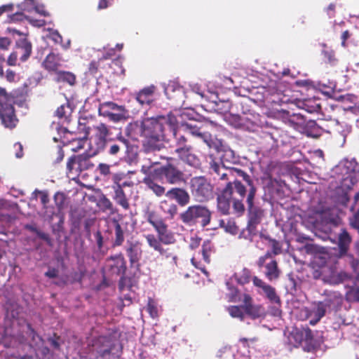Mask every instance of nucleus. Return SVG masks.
Segmentation results:
<instances>
[{"mask_svg": "<svg viewBox=\"0 0 359 359\" xmlns=\"http://www.w3.org/2000/svg\"><path fill=\"white\" fill-rule=\"evenodd\" d=\"M76 77L74 74L68 71H58L55 74L54 81L57 83H66L71 86L76 83Z\"/></svg>", "mask_w": 359, "mask_h": 359, "instance_id": "obj_23", "label": "nucleus"}, {"mask_svg": "<svg viewBox=\"0 0 359 359\" xmlns=\"http://www.w3.org/2000/svg\"><path fill=\"white\" fill-rule=\"evenodd\" d=\"M97 169L102 175L106 176L110 173V166L107 163H100Z\"/></svg>", "mask_w": 359, "mask_h": 359, "instance_id": "obj_62", "label": "nucleus"}, {"mask_svg": "<svg viewBox=\"0 0 359 359\" xmlns=\"http://www.w3.org/2000/svg\"><path fill=\"white\" fill-rule=\"evenodd\" d=\"M163 174L170 184H175L180 181V170L170 164L163 167Z\"/></svg>", "mask_w": 359, "mask_h": 359, "instance_id": "obj_24", "label": "nucleus"}, {"mask_svg": "<svg viewBox=\"0 0 359 359\" xmlns=\"http://www.w3.org/2000/svg\"><path fill=\"white\" fill-rule=\"evenodd\" d=\"M184 222H195L196 219H201V225L205 226L210 222V212L205 207L195 205L189 207V209L182 215Z\"/></svg>", "mask_w": 359, "mask_h": 359, "instance_id": "obj_7", "label": "nucleus"}, {"mask_svg": "<svg viewBox=\"0 0 359 359\" xmlns=\"http://www.w3.org/2000/svg\"><path fill=\"white\" fill-rule=\"evenodd\" d=\"M116 140L118 142V144H121L126 148V151L128 152L130 148L131 147V144L128 140H127L125 137L123 136L122 133L119 132L116 137Z\"/></svg>", "mask_w": 359, "mask_h": 359, "instance_id": "obj_55", "label": "nucleus"}, {"mask_svg": "<svg viewBox=\"0 0 359 359\" xmlns=\"http://www.w3.org/2000/svg\"><path fill=\"white\" fill-rule=\"evenodd\" d=\"M97 205L103 212H109L111 215H114L118 211L112 202L104 194L99 198Z\"/></svg>", "mask_w": 359, "mask_h": 359, "instance_id": "obj_26", "label": "nucleus"}, {"mask_svg": "<svg viewBox=\"0 0 359 359\" xmlns=\"http://www.w3.org/2000/svg\"><path fill=\"white\" fill-rule=\"evenodd\" d=\"M248 184L250 186H251V188L250 189V191H249V194L248 196L247 202H248V205L249 211H251L252 212L253 208H254L253 199H254L255 194V188L252 186L250 180V184L248 183Z\"/></svg>", "mask_w": 359, "mask_h": 359, "instance_id": "obj_52", "label": "nucleus"}, {"mask_svg": "<svg viewBox=\"0 0 359 359\" xmlns=\"http://www.w3.org/2000/svg\"><path fill=\"white\" fill-rule=\"evenodd\" d=\"M231 200L233 201V207L236 212L241 213L244 211V205L239 198L232 196Z\"/></svg>", "mask_w": 359, "mask_h": 359, "instance_id": "obj_56", "label": "nucleus"}, {"mask_svg": "<svg viewBox=\"0 0 359 359\" xmlns=\"http://www.w3.org/2000/svg\"><path fill=\"white\" fill-rule=\"evenodd\" d=\"M346 277L345 273H338L337 274L335 272L332 273V275L327 278L326 280L331 284H338L341 282L344 278Z\"/></svg>", "mask_w": 359, "mask_h": 359, "instance_id": "obj_53", "label": "nucleus"}, {"mask_svg": "<svg viewBox=\"0 0 359 359\" xmlns=\"http://www.w3.org/2000/svg\"><path fill=\"white\" fill-rule=\"evenodd\" d=\"M0 119L2 124L8 128H13L16 126L18 119L15 113L14 107L7 103L2 104L0 107Z\"/></svg>", "mask_w": 359, "mask_h": 359, "instance_id": "obj_13", "label": "nucleus"}, {"mask_svg": "<svg viewBox=\"0 0 359 359\" xmlns=\"http://www.w3.org/2000/svg\"><path fill=\"white\" fill-rule=\"evenodd\" d=\"M168 123V125L170 128V132L172 133V135L175 137H177V131H178V121L177 117L172 114H169L168 115V120H165V123Z\"/></svg>", "mask_w": 359, "mask_h": 359, "instance_id": "obj_35", "label": "nucleus"}, {"mask_svg": "<svg viewBox=\"0 0 359 359\" xmlns=\"http://www.w3.org/2000/svg\"><path fill=\"white\" fill-rule=\"evenodd\" d=\"M262 239H264L268 241L269 246L273 250V253L274 255H278L281 252V247L278 242L275 240L269 239L267 238H261Z\"/></svg>", "mask_w": 359, "mask_h": 359, "instance_id": "obj_50", "label": "nucleus"}, {"mask_svg": "<svg viewBox=\"0 0 359 359\" xmlns=\"http://www.w3.org/2000/svg\"><path fill=\"white\" fill-rule=\"evenodd\" d=\"M351 242V237L345 229H341L339 234V247L341 255L345 254Z\"/></svg>", "mask_w": 359, "mask_h": 359, "instance_id": "obj_29", "label": "nucleus"}, {"mask_svg": "<svg viewBox=\"0 0 359 359\" xmlns=\"http://www.w3.org/2000/svg\"><path fill=\"white\" fill-rule=\"evenodd\" d=\"M92 148L88 154L74 155L67 163V173L79 176L81 172L93 168L94 164L90 161Z\"/></svg>", "mask_w": 359, "mask_h": 359, "instance_id": "obj_4", "label": "nucleus"}, {"mask_svg": "<svg viewBox=\"0 0 359 359\" xmlns=\"http://www.w3.org/2000/svg\"><path fill=\"white\" fill-rule=\"evenodd\" d=\"M126 252L129 258L130 266H139V262L142 256V243L137 241H127Z\"/></svg>", "mask_w": 359, "mask_h": 359, "instance_id": "obj_14", "label": "nucleus"}, {"mask_svg": "<svg viewBox=\"0 0 359 359\" xmlns=\"http://www.w3.org/2000/svg\"><path fill=\"white\" fill-rule=\"evenodd\" d=\"M324 301H328L330 304V306H326L327 309V308H330L332 306L340 305L342 302V297L339 292H332L328 294V298Z\"/></svg>", "mask_w": 359, "mask_h": 359, "instance_id": "obj_34", "label": "nucleus"}, {"mask_svg": "<svg viewBox=\"0 0 359 359\" xmlns=\"http://www.w3.org/2000/svg\"><path fill=\"white\" fill-rule=\"evenodd\" d=\"M145 238L151 248L158 251L161 255H165V250L162 248V243L159 237L156 238L154 234H147Z\"/></svg>", "mask_w": 359, "mask_h": 359, "instance_id": "obj_30", "label": "nucleus"}, {"mask_svg": "<svg viewBox=\"0 0 359 359\" xmlns=\"http://www.w3.org/2000/svg\"><path fill=\"white\" fill-rule=\"evenodd\" d=\"M116 140L118 142V144H121L126 148V151L128 152L130 148L131 147V144L128 140H127L125 137L123 136L122 133L119 132L116 137Z\"/></svg>", "mask_w": 359, "mask_h": 359, "instance_id": "obj_54", "label": "nucleus"}, {"mask_svg": "<svg viewBox=\"0 0 359 359\" xmlns=\"http://www.w3.org/2000/svg\"><path fill=\"white\" fill-rule=\"evenodd\" d=\"M211 168L218 175H221V179H225L229 175L232 176H238L243 177L245 181L250 184V177L243 171L238 169L225 170L223 166H219L216 163L211 165Z\"/></svg>", "mask_w": 359, "mask_h": 359, "instance_id": "obj_19", "label": "nucleus"}, {"mask_svg": "<svg viewBox=\"0 0 359 359\" xmlns=\"http://www.w3.org/2000/svg\"><path fill=\"white\" fill-rule=\"evenodd\" d=\"M143 182L151 189L158 196H162L165 193V188L154 182L149 178H144Z\"/></svg>", "mask_w": 359, "mask_h": 359, "instance_id": "obj_32", "label": "nucleus"}, {"mask_svg": "<svg viewBox=\"0 0 359 359\" xmlns=\"http://www.w3.org/2000/svg\"><path fill=\"white\" fill-rule=\"evenodd\" d=\"M164 206H163V210L165 212L170 214L171 217H173L177 213V206L174 203H170L168 201L163 202Z\"/></svg>", "mask_w": 359, "mask_h": 359, "instance_id": "obj_47", "label": "nucleus"}, {"mask_svg": "<svg viewBox=\"0 0 359 359\" xmlns=\"http://www.w3.org/2000/svg\"><path fill=\"white\" fill-rule=\"evenodd\" d=\"M64 216L61 215L58 222L54 226H53V233L60 236V233L64 231Z\"/></svg>", "mask_w": 359, "mask_h": 359, "instance_id": "obj_51", "label": "nucleus"}, {"mask_svg": "<svg viewBox=\"0 0 359 359\" xmlns=\"http://www.w3.org/2000/svg\"><path fill=\"white\" fill-rule=\"evenodd\" d=\"M11 99V94L5 88L0 86V107L2 104L10 102Z\"/></svg>", "mask_w": 359, "mask_h": 359, "instance_id": "obj_48", "label": "nucleus"}, {"mask_svg": "<svg viewBox=\"0 0 359 359\" xmlns=\"http://www.w3.org/2000/svg\"><path fill=\"white\" fill-rule=\"evenodd\" d=\"M65 199L66 197L63 193L57 192L54 195V201L58 210H60L64 208Z\"/></svg>", "mask_w": 359, "mask_h": 359, "instance_id": "obj_49", "label": "nucleus"}, {"mask_svg": "<svg viewBox=\"0 0 359 359\" xmlns=\"http://www.w3.org/2000/svg\"><path fill=\"white\" fill-rule=\"evenodd\" d=\"M114 195L112 196L113 200L115 203L120 205L124 210L130 209L129 200L124 192L122 185L116 183L113 186Z\"/></svg>", "mask_w": 359, "mask_h": 359, "instance_id": "obj_16", "label": "nucleus"}, {"mask_svg": "<svg viewBox=\"0 0 359 359\" xmlns=\"http://www.w3.org/2000/svg\"><path fill=\"white\" fill-rule=\"evenodd\" d=\"M34 193H37L40 196L41 202L43 205V208H46V205L49 202V196L46 191L36 190Z\"/></svg>", "mask_w": 359, "mask_h": 359, "instance_id": "obj_61", "label": "nucleus"}, {"mask_svg": "<svg viewBox=\"0 0 359 359\" xmlns=\"http://www.w3.org/2000/svg\"><path fill=\"white\" fill-rule=\"evenodd\" d=\"M249 212L250 224H257L262 216V211L254 207L252 212L251 211H249Z\"/></svg>", "mask_w": 359, "mask_h": 359, "instance_id": "obj_46", "label": "nucleus"}, {"mask_svg": "<svg viewBox=\"0 0 359 359\" xmlns=\"http://www.w3.org/2000/svg\"><path fill=\"white\" fill-rule=\"evenodd\" d=\"M327 306H330L328 301L318 302L314 303L310 310L305 308L302 312L306 318L310 319L311 325H316L325 316Z\"/></svg>", "mask_w": 359, "mask_h": 359, "instance_id": "obj_9", "label": "nucleus"}, {"mask_svg": "<svg viewBox=\"0 0 359 359\" xmlns=\"http://www.w3.org/2000/svg\"><path fill=\"white\" fill-rule=\"evenodd\" d=\"M193 196L198 201H204L212 195V187L203 177H194L190 181Z\"/></svg>", "mask_w": 359, "mask_h": 359, "instance_id": "obj_5", "label": "nucleus"}, {"mask_svg": "<svg viewBox=\"0 0 359 359\" xmlns=\"http://www.w3.org/2000/svg\"><path fill=\"white\" fill-rule=\"evenodd\" d=\"M42 66L48 72L56 74L61 66L60 56L53 53H49L44 59Z\"/></svg>", "mask_w": 359, "mask_h": 359, "instance_id": "obj_20", "label": "nucleus"}, {"mask_svg": "<svg viewBox=\"0 0 359 359\" xmlns=\"http://www.w3.org/2000/svg\"><path fill=\"white\" fill-rule=\"evenodd\" d=\"M114 348L112 340L106 336H100L92 340L91 351L97 354V357L104 358L109 356Z\"/></svg>", "mask_w": 359, "mask_h": 359, "instance_id": "obj_8", "label": "nucleus"}, {"mask_svg": "<svg viewBox=\"0 0 359 359\" xmlns=\"http://www.w3.org/2000/svg\"><path fill=\"white\" fill-rule=\"evenodd\" d=\"M324 301H328L330 304V306H326L327 309V308H330L332 306L340 305L342 302V297L339 292H332L328 294V298Z\"/></svg>", "mask_w": 359, "mask_h": 359, "instance_id": "obj_33", "label": "nucleus"}, {"mask_svg": "<svg viewBox=\"0 0 359 359\" xmlns=\"http://www.w3.org/2000/svg\"><path fill=\"white\" fill-rule=\"evenodd\" d=\"M155 86H151L141 90L136 95L137 101L142 105L150 104L153 102Z\"/></svg>", "mask_w": 359, "mask_h": 359, "instance_id": "obj_21", "label": "nucleus"}, {"mask_svg": "<svg viewBox=\"0 0 359 359\" xmlns=\"http://www.w3.org/2000/svg\"><path fill=\"white\" fill-rule=\"evenodd\" d=\"M163 167L154 170L153 172H151L147 177L144 178H149L154 182L161 181L163 177Z\"/></svg>", "mask_w": 359, "mask_h": 359, "instance_id": "obj_43", "label": "nucleus"}, {"mask_svg": "<svg viewBox=\"0 0 359 359\" xmlns=\"http://www.w3.org/2000/svg\"><path fill=\"white\" fill-rule=\"evenodd\" d=\"M94 130L96 147L92 148V156H96L104 150L107 146V138L111 134L109 127L104 123L95 126Z\"/></svg>", "mask_w": 359, "mask_h": 359, "instance_id": "obj_6", "label": "nucleus"}, {"mask_svg": "<svg viewBox=\"0 0 359 359\" xmlns=\"http://www.w3.org/2000/svg\"><path fill=\"white\" fill-rule=\"evenodd\" d=\"M165 123L164 116L144 118L130 123L126 128V134L134 140L142 137V149L145 154L155 152L163 147Z\"/></svg>", "mask_w": 359, "mask_h": 359, "instance_id": "obj_1", "label": "nucleus"}, {"mask_svg": "<svg viewBox=\"0 0 359 359\" xmlns=\"http://www.w3.org/2000/svg\"><path fill=\"white\" fill-rule=\"evenodd\" d=\"M251 276L250 271L248 269H243L240 273L235 274L236 280L242 285H244L250 281Z\"/></svg>", "mask_w": 359, "mask_h": 359, "instance_id": "obj_38", "label": "nucleus"}, {"mask_svg": "<svg viewBox=\"0 0 359 359\" xmlns=\"http://www.w3.org/2000/svg\"><path fill=\"white\" fill-rule=\"evenodd\" d=\"M263 292L265 294L267 298L269 299L271 302L275 303L279 302V298L277 297L274 288L270 286L269 285L265 286Z\"/></svg>", "mask_w": 359, "mask_h": 359, "instance_id": "obj_41", "label": "nucleus"}, {"mask_svg": "<svg viewBox=\"0 0 359 359\" xmlns=\"http://www.w3.org/2000/svg\"><path fill=\"white\" fill-rule=\"evenodd\" d=\"M229 302L244 304L245 316L252 319L264 318L266 316V311L264 307L260 304H253L252 298L250 294L243 293L238 295L237 290L234 287H229Z\"/></svg>", "mask_w": 359, "mask_h": 359, "instance_id": "obj_3", "label": "nucleus"}, {"mask_svg": "<svg viewBox=\"0 0 359 359\" xmlns=\"http://www.w3.org/2000/svg\"><path fill=\"white\" fill-rule=\"evenodd\" d=\"M147 311L151 318H155L158 317V309L155 301L151 298L149 299L147 305Z\"/></svg>", "mask_w": 359, "mask_h": 359, "instance_id": "obj_44", "label": "nucleus"}, {"mask_svg": "<svg viewBox=\"0 0 359 359\" xmlns=\"http://www.w3.org/2000/svg\"><path fill=\"white\" fill-rule=\"evenodd\" d=\"M200 254H198V256H194L191 260V263L196 268L200 269L201 271L206 274L207 271L205 269V266L201 263V262H198V259H200Z\"/></svg>", "mask_w": 359, "mask_h": 359, "instance_id": "obj_59", "label": "nucleus"}, {"mask_svg": "<svg viewBox=\"0 0 359 359\" xmlns=\"http://www.w3.org/2000/svg\"><path fill=\"white\" fill-rule=\"evenodd\" d=\"M108 147L107 153L111 156H116L121 151V145L118 143H113L109 145L107 144Z\"/></svg>", "mask_w": 359, "mask_h": 359, "instance_id": "obj_57", "label": "nucleus"}, {"mask_svg": "<svg viewBox=\"0 0 359 359\" xmlns=\"http://www.w3.org/2000/svg\"><path fill=\"white\" fill-rule=\"evenodd\" d=\"M107 268L112 275H125L127 266L123 255L120 253L107 259Z\"/></svg>", "mask_w": 359, "mask_h": 359, "instance_id": "obj_12", "label": "nucleus"}, {"mask_svg": "<svg viewBox=\"0 0 359 359\" xmlns=\"http://www.w3.org/2000/svg\"><path fill=\"white\" fill-rule=\"evenodd\" d=\"M232 184L233 187V196H235L234 194L236 193L239 195L241 198L242 199L245 195V187L238 181L235 180L233 183L229 182Z\"/></svg>", "mask_w": 359, "mask_h": 359, "instance_id": "obj_40", "label": "nucleus"}, {"mask_svg": "<svg viewBox=\"0 0 359 359\" xmlns=\"http://www.w3.org/2000/svg\"><path fill=\"white\" fill-rule=\"evenodd\" d=\"M166 196L170 199H175L180 204V188H173L166 193Z\"/></svg>", "mask_w": 359, "mask_h": 359, "instance_id": "obj_58", "label": "nucleus"}, {"mask_svg": "<svg viewBox=\"0 0 359 359\" xmlns=\"http://www.w3.org/2000/svg\"><path fill=\"white\" fill-rule=\"evenodd\" d=\"M226 310L231 317L238 318L240 320H243L245 316L244 309V304L242 306H230L226 308Z\"/></svg>", "mask_w": 359, "mask_h": 359, "instance_id": "obj_31", "label": "nucleus"}, {"mask_svg": "<svg viewBox=\"0 0 359 359\" xmlns=\"http://www.w3.org/2000/svg\"><path fill=\"white\" fill-rule=\"evenodd\" d=\"M232 184L228 183L221 196L217 198V206L223 214H227L230 208V201L233 195Z\"/></svg>", "mask_w": 359, "mask_h": 359, "instance_id": "obj_15", "label": "nucleus"}, {"mask_svg": "<svg viewBox=\"0 0 359 359\" xmlns=\"http://www.w3.org/2000/svg\"><path fill=\"white\" fill-rule=\"evenodd\" d=\"M11 44V41L8 37H0V49L8 50Z\"/></svg>", "mask_w": 359, "mask_h": 359, "instance_id": "obj_64", "label": "nucleus"}, {"mask_svg": "<svg viewBox=\"0 0 359 359\" xmlns=\"http://www.w3.org/2000/svg\"><path fill=\"white\" fill-rule=\"evenodd\" d=\"M126 109L125 111H115L114 112L106 114L103 117L107 118L112 122L117 123L126 118Z\"/></svg>", "mask_w": 359, "mask_h": 359, "instance_id": "obj_36", "label": "nucleus"}, {"mask_svg": "<svg viewBox=\"0 0 359 359\" xmlns=\"http://www.w3.org/2000/svg\"><path fill=\"white\" fill-rule=\"evenodd\" d=\"M287 338L289 343L294 346H297L303 341L313 346L311 332L307 328L294 327L290 332Z\"/></svg>", "mask_w": 359, "mask_h": 359, "instance_id": "obj_11", "label": "nucleus"}, {"mask_svg": "<svg viewBox=\"0 0 359 359\" xmlns=\"http://www.w3.org/2000/svg\"><path fill=\"white\" fill-rule=\"evenodd\" d=\"M148 221L156 230L158 236L167 230V226L161 219H153L149 217Z\"/></svg>", "mask_w": 359, "mask_h": 359, "instance_id": "obj_39", "label": "nucleus"}, {"mask_svg": "<svg viewBox=\"0 0 359 359\" xmlns=\"http://www.w3.org/2000/svg\"><path fill=\"white\" fill-rule=\"evenodd\" d=\"M211 243L208 241L203 243L201 256L203 261L208 264L210 263V252L211 251Z\"/></svg>", "mask_w": 359, "mask_h": 359, "instance_id": "obj_42", "label": "nucleus"}, {"mask_svg": "<svg viewBox=\"0 0 359 359\" xmlns=\"http://www.w3.org/2000/svg\"><path fill=\"white\" fill-rule=\"evenodd\" d=\"M271 257V253L267 252L264 256H262L259 258L257 261V264L259 267L264 266L265 272L264 274L266 277L269 280H273L277 279L280 276V270L278 268L277 262L275 260H270L269 262H266V260Z\"/></svg>", "mask_w": 359, "mask_h": 359, "instance_id": "obj_10", "label": "nucleus"}, {"mask_svg": "<svg viewBox=\"0 0 359 359\" xmlns=\"http://www.w3.org/2000/svg\"><path fill=\"white\" fill-rule=\"evenodd\" d=\"M49 38L54 41L55 43L62 44V36L57 30H53L50 32Z\"/></svg>", "mask_w": 359, "mask_h": 359, "instance_id": "obj_60", "label": "nucleus"}, {"mask_svg": "<svg viewBox=\"0 0 359 359\" xmlns=\"http://www.w3.org/2000/svg\"><path fill=\"white\" fill-rule=\"evenodd\" d=\"M181 128H183L184 130H187L188 133H190L191 134L198 136L203 139L204 142H205L208 146L210 147L212 142V136L205 133H201L198 129L192 127H189L187 124H181Z\"/></svg>", "mask_w": 359, "mask_h": 359, "instance_id": "obj_28", "label": "nucleus"}, {"mask_svg": "<svg viewBox=\"0 0 359 359\" xmlns=\"http://www.w3.org/2000/svg\"><path fill=\"white\" fill-rule=\"evenodd\" d=\"M158 237L160 238L161 243L166 245L172 244L175 242V238L173 234L168 232V230L160 234Z\"/></svg>", "mask_w": 359, "mask_h": 359, "instance_id": "obj_45", "label": "nucleus"}, {"mask_svg": "<svg viewBox=\"0 0 359 359\" xmlns=\"http://www.w3.org/2000/svg\"><path fill=\"white\" fill-rule=\"evenodd\" d=\"M69 106L68 103H65L57 107L55 111V116L60 119L68 121L69 114Z\"/></svg>", "mask_w": 359, "mask_h": 359, "instance_id": "obj_37", "label": "nucleus"}, {"mask_svg": "<svg viewBox=\"0 0 359 359\" xmlns=\"http://www.w3.org/2000/svg\"><path fill=\"white\" fill-rule=\"evenodd\" d=\"M16 46L18 48H20L22 51V55L20 57L22 62H25L30 57L32 52V46L30 41L27 39H22L19 40L16 43Z\"/></svg>", "mask_w": 359, "mask_h": 359, "instance_id": "obj_27", "label": "nucleus"}, {"mask_svg": "<svg viewBox=\"0 0 359 359\" xmlns=\"http://www.w3.org/2000/svg\"><path fill=\"white\" fill-rule=\"evenodd\" d=\"M349 224L353 229H357L359 226V210L355 212L353 217L349 219Z\"/></svg>", "mask_w": 359, "mask_h": 359, "instance_id": "obj_63", "label": "nucleus"}, {"mask_svg": "<svg viewBox=\"0 0 359 359\" xmlns=\"http://www.w3.org/2000/svg\"><path fill=\"white\" fill-rule=\"evenodd\" d=\"M342 102V108L345 111H350L354 114H359V101L353 95H340L336 98Z\"/></svg>", "mask_w": 359, "mask_h": 359, "instance_id": "obj_18", "label": "nucleus"}, {"mask_svg": "<svg viewBox=\"0 0 359 359\" xmlns=\"http://www.w3.org/2000/svg\"><path fill=\"white\" fill-rule=\"evenodd\" d=\"M112 224L114 233L112 246L114 248L121 246L125 241V234L127 233V225L119 223L116 219L112 220Z\"/></svg>", "mask_w": 359, "mask_h": 359, "instance_id": "obj_17", "label": "nucleus"}, {"mask_svg": "<svg viewBox=\"0 0 359 359\" xmlns=\"http://www.w3.org/2000/svg\"><path fill=\"white\" fill-rule=\"evenodd\" d=\"M226 121L235 128L239 129H248L249 128V121L244 116H241L236 114H229L226 116Z\"/></svg>", "mask_w": 359, "mask_h": 359, "instance_id": "obj_22", "label": "nucleus"}, {"mask_svg": "<svg viewBox=\"0 0 359 359\" xmlns=\"http://www.w3.org/2000/svg\"><path fill=\"white\" fill-rule=\"evenodd\" d=\"M334 172L341 180L343 191L341 202L346 203L348 201L347 191L359 180V165L354 159H344L334 168Z\"/></svg>", "mask_w": 359, "mask_h": 359, "instance_id": "obj_2", "label": "nucleus"}, {"mask_svg": "<svg viewBox=\"0 0 359 359\" xmlns=\"http://www.w3.org/2000/svg\"><path fill=\"white\" fill-rule=\"evenodd\" d=\"M115 111H125V107L118 105L113 102H104L100 103L98 107V114L100 116H104L107 113L114 112Z\"/></svg>", "mask_w": 359, "mask_h": 359, "instance_id": "obj_25", "label": "nucleus"}]
</instances>
